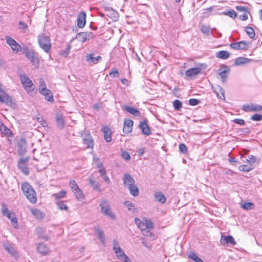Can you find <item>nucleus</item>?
<instances>
[{"mask_svg":"<svg viewBox=\"0 0 262 262\" xmlns=\"http://www.w3.org/2000/svg\"><path fill=\"white\" fill-rule=\"evenodd\" d=\"M21 188L24 194L27 199L32 204L37 202L36 192L33 188L28 182H24L21 184Z\"/></svg>","mask_w":262,"mask_h":262,"instance_id":"1","label":"nucleus"},{"mask_svg":"<svg viewBox=\"0 0 262 262\" xmlns=\"http://www.w3.org/2000/svg\"><path fill=\"white\" fill-rule=\"evenodd\" d=\"M113 249L117 259L122 262H132L130 258L127 256L121 248L117 239L113 241Z\"/></svg>","mask_w":262,"mask_h":262,"instance_id":"2","label":"nucleus"},{"mask_svg":"<svg viewBox=\"0 0 262 262\" xmlns=\"http://www.w3.org/2000/svg\"><path fill=\"white\" fill-rule=\"evenodd\" d=\"M38 42L40 48L46 53L49 54L50 52L52 44L49 36L45 34L38 35Z\"/></svg>","mask_w":262,"mask_h":262,"instance_id":"3","label":"nucleus"},{"mask_svg":"<svg viewBox=\"0 0 262 262\" xmlns=\"http://www.w3.org/2000/svg\"><path fill=\"white\" fill-rule=\"evenodd\" d=\"M20 80L24 88L27 91L28 93L31 96L34 95L36 91L34 88L30 89V88L33 86V84L29 78L26 75H23L20 76Z\"/></svg>","mask_w":262,"mask_h":262,"instance_id":"4","label":"nucleus"},{"mask_svg":"<svg viewBox=\"0 0 262 262\" xmlns=\"http://www.w3.org/2000/svg\"><path fill=\"white\" fill-rule=\"evenodd\" d=\"M101 212L106 216H109L112 219H115L116 215L112 212L110 206L105 199H103L100 203Z\"/></svg>","mask_w":262,"mask_h":262,"instance_id":"5","label":"nucleus"},{"mask_svg":"<svg viewBox=\"0 0 262 262\" xmlns=\"http://www.w3.org/2000/svg\"><path fill=\"white\" fill-rule=\"evenodd\" d=\"M2 213L4 216H6L11 222L12 225L15 227L17 228L18 226L17 220L14 213L10 211L7 205L3 204L2 205Z\"/></svg>","mask_w":262,"mask_h":262,"instance_id":"6","label":"nucleus"},{"mask_svg":"<svg viewBox=\"0 0 262 262\" xmlns=\"http://www.w3.org/2000/svg\"><path fill=\"white\" fill-rule=\"evenodd\" d=\"M26 57L30 60L32 65L35 68H38L39 66V59L34 51L28 50L25 52Z\"/></svg>","mask_w":262,"mask_h":262,"instance_id":"7","label":"nucleus"},{"mask_svg":"<svg viewBox=\"0 0 262 262\" xmlns=\"http://www.w3.org/2000/svg\"><path fill=\"white\" fill-rule=\"evenodd\" d=\"M95 37L94 34L92 32H82L77 33L76 38L79 41L85 42L93 39Z\"/></svg>","mask_w":262,"mask_h":262,"instance_id":"8","label":"nucleus"},{"mask_svg":"<svg viewBox=\"0 0 262 262\" xmlns=\"http://www.w3.org/2000/svg\"><path fill=\"white\" fill-rule=\"evenodd\" d=\"M29 158L28 157L25 158H21L18 162V167L25 175L28 176L29 173V168L27 166V162Z\"/></svg>","mask_w":262,"mask_h":262,"instance_id":"9","label":"nucleus"},{"mask_svg":"<svg viewBox=\"0 0 262 262\" xmlns=\"http://www.w3.org/2000/svg\"><path fill=\"white\" fill-rule=\"evenodd\" d=\"M217 74L223 82L227 81L228 75L230 72L229 68L227 66H223L217 70Z\"/></svg>","mask_w":262,"mask_h":262,"instance_id":"10","label":"nucleus"},{"mask_svg":"<svg viewBox=\"0 0 262 262\" xmlns=\"http://www.w3.org/2000/svg\"><path fill=\"white\" fill-rule=\"evenodd\" d=\"M7 43L9 45L13 51L18 52L21 51V46L12 37L6 36Z\"/></svg>","mask_w":262,"mask_h":262,"instance_id":"11","label":"nucleus"},{"mask_svg":"<svg viewBox=\"0 0 262 262\" xmlns=\"http://www.w3.org/2000/svg\"><path fill=\"white\" fill-rule=\"evenodd\" d=\"M18 153L19 155H24L27 151V144L25 139H20L17 143Z\"/></svg>","mask_w":262,"mask_h":262,"instance_id":"12","label":"nucleus"},{"mask_svg":"<svg viewBox=\"0 0 262 262\" xmlns=\"http://www.w3.org/2000/svg\"><path fill=\"white\" fill-rule=\"evenodd\" d=\"M102 59V58L101 56H98L97 57H95L94 54L93 53L88 54L86 56H85V60L90 64H97V63L101 61Z\"/></svg>","mask_w":262,"mask_h":262,"instance_id":"13","label":"nucleus"},{"mask_svg":"<svg viewBox=\"0 0 262 262\" xmlns=\"http://www.w3.org/2000/svg\"><path fill=\"white\" fill-rule=\"evenodd\" d=\"M124 185L128 188L131 187L135 183L134 178L128 173H125L123 178Z\"/></svg>","mask_w":262,"mask_h":262,"instance_id":"14","label":"nucleus"},{"mask_svg":"<svg viewBox=\"0 0 262 262\" xmlns=\"http://www.w3.org/2000/svg\"><path fill=\"white\" fill-rule=\"evenodd\" d=\"M248 44L245 41H241L230 45V47L234 50H246Z\"/></svg>","mask_w":262,"mask_h":262,"instance_id":"15","label":"nucleus"},{"mask_svg":"<svg viewBox=\"0 0 262 262\" xmlns=\"http://www.w3.org/2000/svg\"><path fill=\"white\" fill-rule=\"evenodd\" d=\"M220 242L223 245H225L229 243L232 245H235L236 244V242L234 240V238L231 235L224 236L222 235L221 236Z\"/></svg>","mask_w":262,"mask_h":262,"instance_id":"16","label":"nucleus"},{"mask_svg":"<svg viewBox=\"0 0 262 262\" xmlns=\"http://www.w3.org/2000/svg\"><path fill=\"white\" fill-rule=\"evenodd\" d=\"M243 110L246 112L259 111L262 110L261 105L257 104H250L244 105Z\"/></svg>","mask_w":262,"mask_h":262,"instance_id":"17","label":"nucleus"},{"mask_svg":"<svg viewBox=\"0 0 262 262\" xmlns=\"http://www.w3.org/2000/svg\"><path fill=\"white\" fill-rule=\"evenodd\" d=\"M0 102L8 106H11L12 104L11 98L5 91L0 94Z\"/></svg>","mask_w":262,"mask_h":262,"instance_id":"18","label":"nucleus"},{"mask_svg":"<svg viewBox=\"0 0 262 262\" xmlns=\"http://www.w3.org/2000/svg\"><path fill=\"white\" fill-rule=\"evenodd\" d=\"M106 12H107L106 15L114 20H117L118 18V14L116 11L114 10L111 7H106L104 8Z\"/></svg>","mask_w":262,"mask_h":262,"instance_id":"19","label":"nucleus"},{"mask_svg":"<svg viewBox=\"0 0 262 262\" xmlns=\"http://www.w3.org/2000/svg\"><path fill=\"white\" fill-rule=\"evenodd\" d=\"M86 13L84 12H81L78 16L77 26L79 28H82L85 25Z\"/></svg>","mask_w":262,"mask_h":262,"instance_id":"20","label":"nucleus"},{"mask_svg":"<svg viewBox=\"0 0 262 262\" xmlns=\"http://www.w3.org/2000/svg\"><path fill=\"white\" fill-rule=\"evenodd\" d=\"M133 121L130 119H126L124 122L123 132L126 134L130 133L133 129Z\"/></svg>","mask_w":262,"mask_h":262,"instance_id":"21","label":"nucleus"},{"mask_svg":"<svg viewBox=\"0 0 262 262\" xmlns=\"http://www.w3.org/2000/svg\"><path fill=\"white\" fill-rule=\"evenodd\" d=\"M41 95L44 96L45 99L47 101L53 103L54 101V99L53 98V94L52 91L49 89L43 91L42 92H39Z\"/></svg>","mask_w":262,"mask_h":262,"instance_id":"22","label":"nucleus"},{"mask_svg":"<svg viewBox=\"0 0 262 262\" xmlns=\"http://www.w3.org/2000/svg\"><path fill=\"white\" fill-rule=\"evenodd\" d=\"M5 249L12 256L16 258L17 252L15 248L10 244L6 243L4 245Z\"/></svg>","mask_w":262,"mask_h":262,"instance_id":"23","label":"nucleus"},{"mask_svg":"<svg viewBox=\"0 0 262 262\" xmlns=\"http://www.w3.org/2000/svg\"><path fill=\"white\" fill-rule=\"evenodd\" d=\"M104 134V139L106 142H110L112 141V131L107 126H104L102 129Z\"/></svg>","mask_w":262,"mask_h":262,"instance_id":"24","label":"nucleus"},{"mask_svg":"<svg viewBox=\"0 0 262 262\" xmlns=\"http://www.w3.org/2000/svg\"><path fill=\"white\" fill-rule=\"evenodd\" d=\"M140 128L142 130V134L148 136L151 134V130L146 121H142L140 125Z\"/></svg>","mask_w":262,"mask_h":262,"instance_id":"25","label":"nucleus"},{"mask_svg":"<svg viewBox=\"0 0 262 262\" xmlns=\"http://www.w3.org/2000/svg\"><path fill=\"white\" fill-rule=\"evenodd\" d=\"M123 109L136 117H138L141 115L140 112L137 109L130 106L125 105Z\"/></svg>","mask_w":262,"mask_h":262,"instance_id":"26","label":"nucleus"},{"mask_svg":"<svg viewBox=\"0 0 262 262\" xmlns=\"http://www.w3.org/2000/svg\"><path fill=\"white\" fill-rule=\"evenodd\" d=\"M154 198L156 201L162 204L164 203L166 201V198L161 191L156 192L154 194Z\"/></svg>","mask_w":262,"mask_h":262,"instance_id":"27","label":"nucleus"},{"mask_svg":"<svg viewBox=\"0 0 262 262\" xmlns=\"http://www.w3.org/2000/svg\"><path fill=\"white\" fill-rule=\"evenodd\" d=\"M95 231L98 236L99 239L100 241L102 244L104 246L105 245V237L103 233V231L100 228L96 227Z\"/></svg>","mask_w":262,"mask_h":262,"instance_id":"28","label":"nucleus"},{"mask_svg":"<svg viewBox=\"0 0 262 262\" xmlns=\"http://www.w3.org/2000/svg\"><path fill=\"white\" fill-rule=\"evenodd\" d=\"M83 143L86 145L88 148H93L94 145V140L90 136H87L83 139Z\"/></svg>","mask_w":262,"mask_h":262,"instance_id":"29","label":"nucleus"},{"mask_svg":"<svg viewBox=\"0 0 262 262\" xmlns=\"http://www.w3.org/2000/svg\"><path fill=\"white\" fill-rule=\"evenodd\" d=\"M56 121L59 129H62L64 126V121L63 116L61 114H57L56 116Z\"/></svg>","mask_w":262,"mask_h":262,"instance_id":"30","label":"nucleus"},{"mask_svg":"<svg viewBox=\"0 0 262 262\" xmlns=\"http://www.w3.org/2000/svg\"><path fill=\"white\" fill-rule=\"evenodd\" d=\"M251 61V59L241 57L236 58L234 61V64L236 66H241L247 64Z\"/></svg>","mask_w":262,"mask_h":262,"instance_id":"31","label":"nucleus"},{"mask_svg":"<svg viewBox=\"0 0 262 262\" xmlns=\"http://www.w3.org/2000/svg\"><path fill=\"white\" fill-rule=\"evenodd\" d=\"M37 250L39 253L45 255L49 253V248L46 246V245L41 243L38 245L37 246Z\"/></svg>","mask_w":262,"mask_h":262,"instance_id":"32","label":"nucleus"},{"mask_svg":"<svg viewBox=\"0 0 262 262\" xmlns=\"http://www.w3.org/2000/svg\"><path fill=\"white\" fill-rule=\"evenodd\" d=\"M0 130L3 135L8 137L10 136L12 134L10 130L2 123H1L0 124Z\"/></svg>","mask_w":262,"mask_h":262,"instance_id":"33","label":"nucleus"},{"mask_svg":"<svg viewBox=\"0 0 262 262\" xmlns=\"http://www.w3.org/2000/svg\"><path fill=\"white\" fill-rule=\"evenodd\" d=\"M216 56L223 59H227L230 56V54L226 51H220L216 53Z\"/></svg>","mask_w":262,"mask_h":262,"instance_id":"34","label":"nucleus"},{"mask_svg":"<svg viewBox=\"0 0 262 262\" xmlns=\"http://www.w3.org/2000/svg\"><path fill=\"white\" fill-rule=\"evenodd\" d=\"M67 194V192L65 190H62L58 193H54L52 194V197H54L56 202L59 201L60 199L64 198Z\"/></svg>","mask_w":262,"mask_h":262,"instance_id":"35","label":"nucleus"},{"mask_svg":"<svg viewBox=\"0 0 262 262\" xmlns=\"http://www.w3.org/2000/svg\"><path fill=\"white\" fill-rule=\"evenodd\" d=\"M130 193L134 196H137L139 194V188L136 185H133L131 187H128Z\"/></svg>","mask_w":262,"mask_h":262,"instance_id":"36","label":"nucleus"},{"mask_svg":"<svg viewBox=\"0 0 262 262\" xmlns=\"http://www.w3.org/2000/svg\"><path fill=\"white\" fill-rule=\"evenodd\" d=\"M214 6H211L207 9H203L201 14L203 17H207L210 15V12L214 10Z\"/></svg>","mask_w":262,"mask_h":262,"instance_id":"37","label":"nucleus"},{"mask_svg":"<svg viewBox=\"0 0 262 262\" xmlns=\"http://www.w3.org/2000/svg\"><path fill=\"white\" fill-rule=\"evenodd\" d=\"M73 192L77 200L82 201L84 198V194L80 188L74 191Z\"/></svg>","mask_w":262,"mask_h":262,"instance_id":"38","label":"nucleus"},{"mask_svg":"<svg viewBox=\"0 0 262 262\" xmlns=\"http://www.w3.org/2000/svg\"><path fill=\"white\" fill-rule=\"evenodd\" d=\"M200 28L202 32L205 35H209L210 33V27L209 26L200 24Z\"/></svg>","mask_w":262,"mask_h":262,"instance_id":"39","label":"nucleus"},{"mask_svg":"<svg viewBox=\"0 0 262 262\" xmlns=\"http://www.w3.org/2000/svg\"><path fill=\"white\" fill-rule=\"evenodd\" d=\"M245 31L250 38H254L255 36V33L254 29L252 27H247L245 28Z\"/></svg>","mask_w":262,"mask_h":262,"instance_id":"40","label":"nucleus"},{"mask_svg":"<svg viewBox=\"0 0 262 262\" xmlns=\"http://www.w3.org/2000/svg\"><path fill=\"white\" fill-rule=\"evenodd\" d=\"M253 169V167L251 164L250 165H241L238 167V169L241 171H243L245 172H248L250 171L251 170Z\"/></svg>","mask_w":262,"mask_h":262,"instance_id":"41","label":"nucleus"},{"mask_svg":"<svg viewBox=\"0 0 262 262\" xmlns=\"http://www.w3.org/2000/svg\"><path fill=\"white\" fill-rule=\"evenodd\" d=\"M198 74L205 73L207 69V66L205 63H198Z\"/></svg>","mask_w":262,"mask_h":262,"instance_id":"42","label":"nucleus"},{"mask_svg":"<svg viewBox=\"0 0 262 262\" xmlns=\"http://www.w3.org/2000/svg\"><path fill=\"white\" fill-rule=\"evenodd\" d=\"M216 94L217 97L223 100L225 99V92L224 90L222 88L219 86L217 91Z\"/></svg>","mask_w":262,"mask_h":262,"instance_id":"43","label":"nucleus"},{"mask_svg":"<svg viewBox=\"0 0 262 262\" xmlns=\"http://www.w3.org/2000/svg\"><path fill=\"white\" fill-rule=\"evenodd\" d=\"M56 205L58 207V208L61 210H68V207L67 206V205L64 203V202L59 201L56 202Z\"/></svg>","mask_w":262,"mask_h":262,"instance_id":"44","label":"nucleus"},{"mask_svg":"<svg viewBox=\"0 0 262 262\" xmlns=\"http://www.w3.org/2000/svg\"><path fill=\"white\" fill-rule=\"evenodd\" d=\"M39 86L38 88L39 92L48 90L47 89L46 84L42 78H40L39 79Z\"/></svg>","mask_w":262,"mask_h":262,"instance_id":"45","label":"nucleus"},{"mask_svg":"<svg viewBox=\"0 0 262 262\" xmlns=\"http://www.w3.org/2000/svg\"><path fill=\"white\" fill-rule=\"evenodd\" d=\"M222 14L225 15H227L232 18H235L237 16V14L234 10L231 9L230 10L223 12Z\"/></svg>","mask_w":262,"mask_h":262,"instance_id":"46","label":"nucleus"},{"mask_svg":"<svg viewBox=\"0 0 262 262\" xmlns=\"http://www.w3.org/2000/svg\"><path fill=\"white\" fill-rule=\"evenodd\" d=\"M185 74L187 76L190 77L196 75V68H193L187 70L185 72Z\"/></svg>","mask_w":262,"mask_h":262,"instance_id":"47","label":"nucleus"},{"mask_svg":"<svg viewBox=\"0 0 262 262\" xmlns=\"http://www.w3.org/2000/svg\"><path fill=\"white\" fill-rule=\"evenodd\" d=\"M173 106L175 110L179 111L182 107V102L179 100H175L173 102Z\"/></svg>","mask_w":262,"mask_h":262,"instance_id":"48","label":"nucleus"},{"mask_svg":"<svg viewBox=\"0 0 262 262\" xmlns=\"http://www.w3.org/2000/svg\"><path fill=\"white\" fill-rule=\"evenodd\" d=\"M241 207L246 210H250L253 208L254 204L251 202H245L241 205Z\"/></svg>","mask_w":262,"mask_h":262,"instance_id":"49","label":"nucleus"},{"mask_svg":"<svg viewBox=\"0 0 262 262\" xmlns=\"http://www.w3.org/2000/svg\"><path fill=\"white\" fill-rule=\"evenodd\" d=\"M70 186L73 192L79 188L76 182L74 180H71L70 182Z\"/></svg>","mask_w":262,"mask_h":262,"instance_id":"50","label":"nucleus"},{"mask_svg":"<svg viewBox=\"0 0 262 262\" xmlns=\"http://www.w3.org/2000/svg\"><path fill=\"white\" fill-rule=\"evenodd\" d=\"M32 213L37 218L41 217L42 213L38 209H34L31 210Z\"/></svg>","mask_w":262,"mask_h":262,"instance_id":"51","label":"nucleus"},{"mask_svg":"<svg viewBox=\"0 0 262 262\" xmlns=\"http://www.w3.org/2000/svg\"><path fill=\"white\" fill-rule=\"evenodd\" d=\"M89 183L94 189L97 190L99 189V186L98 183L96 182L94 180L92 179H90Z\"/></svg>","mask_w":262,"mask_h":262,"instance_id":"52","label":"nucleus"},{"mask_svg":"<svg viewBox=\"0 0 262 262\" xmlns=\"http://www.w3.org/2000/svg\"><path fill=\"white\" fill-rule=\"evenodd\" d=\"M251 119L253 121H259L262 120V115L260 114H255L251 116Z\"/></svg>","mask_w":262,"mask_h":262,"instance_id":"53","label":"nucleus"},{"mask_svg":"<svg viewBox=\"0 0 262 262\" xmlns=\"http://www.w3.org/2000/svg\"><path fill=\"white\" fill-rule=\"evenodd\" d=\"M121 156L125 160H129L130 159V156L127 151H123L121 152Z\"/></svg>","mask_w":262,"mask_h":262,"instance_id":"54","label":"nucleus"},{"mask_svg":"<svg viewBox=\"0 0 262 262\" xmlns=\"http://www.w3.org/2000/svg\"><path fill=\"white\" fill-rule=\"evenodd\" d=\"M179 149L180 151L183 154H185L187 152V147L183 143H181L179 145Z\"/></svg>","mask_w":262,"mask_h":262,"instance_id":"55","label":"nucleus"},{"mask_svg":"<svg viewBox=\"0 0 262 262\" xmlns=\"http://www.w3.org/2000/svg\"><path fill=\"white\" fill-rule=\"evenodd\" d=\"M124 204L129 211H131L132 208L134 207V205L130 201H125Z\"/></svg>","mask_w":262,"mask_h":262,"instance_id":"56","label":"nucleus"},{"mask_svg":"<svg viewBox=\"0 0 262 262\" xmlns=\"http://www.w3.org/2000/svg\"><path fill=\"white\" fill-rule=\"evenodd\" d=\"M188 257L196 262V254L194 252H190L187 254Z\"/></svg>","mask_w":262,"mask_h":262,"instance_id":"57","label":"nucleus"},{"mask_svg":"<svg viewBox=\"0 0 262 262\" xmlns=\"http://www.w3.org/2000/svg\"><path fill=\"white\" fill-rule=\"evenodd\" d=\"M109 75L112 77H118L119 76V73L117 70H114L110 72Z\"/></svg>","mask_w":262,"mask_h":262,"instance_id":"58","label":"nucleus"},{"mask_svg":"<svg viewBox=\"0 0 262 262\" xmlns=\"http://www.w3.org/2000/svg\"><path fill=\"white\" fill-rule=\"evenodd\" d=\"M142 234L144 236H150L151 235V232L150 231V229L145 228V229H143L142 230Z\"/></svg>","mask_w":262,"mask_h":262,"instance_id":"59","label":"nucleus"},{"mask_svg":"<svg viewBox=\"0 0 262 262\" xmlns=\"http://www.w3.org/2000/svg\"><path fill=\"white\" fill-rule=\"evenodd\" d=\"M145 223H146V228L151 229V228H152L154 227V225H153L151 221H148L147 220H145Z\"/></svg>","mask_w":262,"mask_h":262,"instance_id":"60","label":"nucleus"},{"mask_svg":"<svg viewBox=\"0 0 262 262\" xmlns=\"http://www.w3.org/2000/svg\"><path fill=\"white\" fill-rule=\"evenodd\" d=\"M236 9L237 11H240V12H247L248 11L247 8L242 6H236Z\"/></svg>","mask_w":262,"mask_h":262,"instance_id":"61","label":"nucleus"},{"mask_svg":"<svg viewBox=\"0 0 262 262\" xmlns=\"http://www.w3.org/2000/svg\"><path fill=\"white\" fill-rule=\"evenodd\" d=\"M233 122L235 123L239 124V125H244L245 124L244 120L242 119H234Z\"/></svg>","mask_w":262,"mask_h":262,"instance_id":"62","label":"nucleus"},{"mask_svg":"<svg viewBox=\"0 0 262 262\" xmlns=\"http://www.w3.org/2000/svg\"><path fill=\"white\" fill-rule=\"evenodd\" d=\"M20 29H24L27 28L28 26L23 21H19L18 24Z\"/></svg>","mask_w":262,"mask_h":262,"instance_id":"63","label":"nucleus"},{"mask_svg":"<svg viewBox=\"0 0 262 262\" xmlns=\"http://www.w3.org/2000/svg\"><path fill=\"white\" fill-rule=\"evenodd\" d=\"M98 171L100 173V175L101 177L106 174V170L105 168L99 169Z\"/></svg>","mask_w":262,"mask_h":262,"instance_id":"64","label":"nucleus"}]
</instances>
